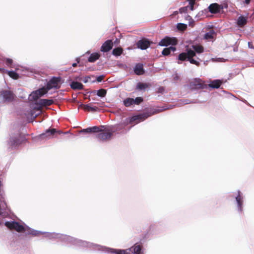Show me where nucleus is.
<instances>
[{"instance_id":"obj_1","label":"nucleus","mask_w":254,"mask_h":254,"mask_svg":"<svg viewBox=\"0 0 254 254\" xmlns=\"http://www.w3.org/2000/svg\"><path fill=\"white\" fill-rule=\"evenodd\" d=\"M63 83L62 81L61 77H53L47 83L45 89L47 91L52 88L59 89L61 88V85Z\"/></svg>"},{"instance_id":"obj_2","label":"nucleus","mask_w":254,"mask_h":254,"mask_svg":"<svg viewBox=\"0 0 254 254\" xmlns=\"http://www.w3.org/2000/svg\"><path fill=\"white\" fill-rule=\"evenodd\" d=\"M15 95L10 90H2L0 92V98L1 102H12L15 98Z\"/></svg>"},{"instance_id":"obj_3","label":"nucleus","mask_w":254,"mask_h":254,"mask_svg":"<svg viewBox=\"0 0 254 254\" xmlns=\"http://www.w3.org/2000/svg\"><path fill=\"white\" fill-rule=\"evenodd\" d=\"M5 226L10 230H14L19 233L24 232L25 231L23 226L15 221H7L5 222Z\"/></svg>"},{"instance_id":"obj_4","label":"nucleus","mask_w":254,"mask_h":254,"mask_svg":"<svg viewBox=\"0 0 254 254\" xmlns=\"http://www.w3.org/2000/svg\"><path fill=\"white\" fill-rule=\"evenodd\" d=\"M178 43V40L177 38L166 36L159 42V45L166 47L171 45L174 47V46L177 45Z\"/></svg>"},{"instance_id":"obj_5","label":"nucleus","mask_w":254,"mask_h":254,"mask_svg":"<svg viewBox=\"0 0 254 254\" xmlns=\"http://www.w3.org/2000/svg\"><path fill=\"white\" fill-rule=\"evenodd\" d=\"M98 133L96 137L100 140L106 141L111 138L113 131L109 129L103 130L102 129V131Z\"/></svg>"},{"instance_id":"obj_6","label":"nucleus","mask_w":254,"mask_h":254,"mask_svg":"<svg viewBox=\"0 0 254 254\" xmlns=\"http://www.w3.org/2000/svg\"><path fill=\"white\" fill-rule=\"evenodd\" d=\"M195 56V53L193 50L189 49L187 53L183 52L180 54L178 56V60L181 61H185L187 60L189 61V58H193Z\"/></svg>"},{"instance_id":"obj_7","label":"nucleus","mask_w":254,"mask_h":254,"mask_svg":"<svg viewBox=\"0 0 254 254\" xmlns=\"http://www.w3.org/2000/svg\"><path fill=\"white\" fill-rule=\"evenodd\" d=\"M47 93V90L45 89L44 87L41 88L36 91L32 92L30 97L31 100L34 101L37 100L39 98L44 95Z\"/></svg>"},{"instance_id":"obj_8","label":"nucleus","mask_w":254,"mask_h":254,"mask_svg":"<svg viewBox=\"0 0 254 254\" xmlns=\"http://www.w3.org/2000/svg\"><path fill=\"white\" fill-rule=\"evenodd\" d=\"M151 43H152V42L147 39L143 38L139 40L137 42L136 45L138 48H140L141 50H145L150 46Z\"/></svg>"},{"instance_id":"obj_9","label":"nucleus","mask_w":254,"mask_h":254,"mask_svg":"<svg viewBox=\"0 0 254 254\" xmlns=\"http://www.w3.org/2000/svg\"><path fill=\"white\" fill-rule=\"evenodd\" d=\"M205 86V84L200 79H195L190 83V86L192 89H203L204 88Z\"/></svg>"},{"instance_id":"obj_10","label":"nucleus","mask_w":254,"mask_h":254,"mask_svg":"<svg viewBox=\"0 0 254 254\" xmlns=\"http://www.w3.org/2000/svg\"><path fill=\"white\" fill-rule=\"evenodd\" d=\"M113 46V43L111 40L106 41L102 45L100 50L103 52H108L110 51Z\"/></svg>"},{"instance_id":"obj_11","label":"nucleus","mask_w":254,"mask_h":254,"mask_svg":"<svg viewBox=\"0 0 254 254\" xmlns=\"http://www.w3.org/2000/svg\"><path fill=\"white\" fill-rule=\"evenodd\" d=\"M104 127V126H101V127L97 126H94L92 127H89L87 128L82 129L81 132L86 133H97L102 131V128Z\"/></svg>"},{"instance_id":"obj_12","label":"nucleus","mask_w":254,"mask_h":254,"mask_svg":"<svg viewBox=\"0 0 254 254\" xmlns=\"http://www.w3.org/2000/svg\"><path fill=\"white\" fill-rule=\"evenodd\" d=\"M57 132L55 128L48 129L46 130L45 133L40 134V137L42 139H48Z\"/></svg>"},{"instance_id":"obj_13","label":"nucleus","mask_w":254,"mask_h":254,"mask_svg":"<svg viewBox=\"0 0 254 254\" xmlns=\"http://www.w3.org/2000/svg\"><path fill=\"white\" fill-rule=\"evenodd\" d=\"M142 246L141 245L135 244L133 246L129 249L133 254H143L142 251Z\"/></svg>"},{"instance_id":"obj_14","label":"nucleus","mask_w":254,"mask_h":254,"mask_svg":"<svg viewBox=\"0 0 254 254\" xmlns=\"http://www.w3.org/2000/svg\"><path fill=\"white\" fill-rule=\"evenodd\" d=\"M22 143L21 137L19 134L17 136L12 137L10 139L9 143L11 146H16Z\"/></svg>"},{"instance_id":"obj_15","label":"nucleus","mask_w":254,"mask_h":254,"mask_svg":"<svg viewBox=\"0 0 254 254\" xmlns=\"http://www.w3.org/2000/svg\"><path fill=\"white\" fill-rule=\"evenodd\" d=\"M216 36V33L213 29H211L209 32L206 33L204 35V39L210 41H213Z\"/></svg>"},{"instance_id":"obj_16","label":"nucleus","mask_w":254,"mask_h":254,"mask_svg":"<svg viewBox=\"0 0 254 254\" xmlns=\"http://www.w3.org/2000/svg\"><path fill=\"white\" fill-rule=\"evenodd\" d=\"M53 103L54 101L52 99H41L38 101L37 104L41 107H46L50 106Z\"/></svg>"},{"instance_id":"obj_17","label":"nucleus","mask_w":254,"mask_h":254,"mask_svg":"<svg viewBox=\"0 0 254 254\" xmlns=\"http://www.w3.org/2000/svg\"><path fill=\"white\" fill-rule=\"evenodd\" d=\"M220 5L217 3H212L208 7L209 11L211 13H217L220 12Z\"/></svg>"},{"instance_id":"obj_18","label":"nucleus","mask_w":254,"mask_h":254,"mask_svg":"<svg viewBox=\"0 0 254 254\" xmlns=\"http://www.w3.org/2000/svg\"><path fill=\"white\" fill-rule=\"evenodd\" d=\"M134 73L138 75H142L144 73L145 71L143 69V64H137L134 68Z\"/></svg>"},{"instance_id":"obj_19","label":"nucleus","mask_w":254,"mask_h":254,"mask_svg":"<svg viewBox=\"0 0 254 254\" xmlns=\"http://www.w3.org/2000/svg\"><path fill=\"white\" fill-rule=\"evenodd\" d=\"M83 107L84 110L88 112H95L99 110V108L97 106H91V103L87 105H83Z\"/></svg>"},{"instance_id":"obj_20","label":"nucleus","mask_w":254,"mask_h":254,"mask_svg":"<svg viewBox=\"0 0 254 254\" xmlns=\"http://www.w3.org/2000/svg\"><path fill=\"white\" fill-rule=\"evenodd\" d=\"M176 51V48L174 46H170L169 48H164L162 51V54L163 56H166L169 55L171 52H175Z\"/></svg>"},{"instance_id":"obj_21","label":"nucleus","mask_w":254,"mask_h":254,"mask_svg":"<svg viewBox=\"0 0 254 254\" xmlns=\"http://www.w3.org/2000/svg\"><path fill=\"white\" fill-rule=\"evenodd\" d=\"M71 88L73 90H81L83 88V84L77 81H73L70 84Z\"/></svg>"},{"instance_id":"obj_22","label":"nucleus","mask_w":254,"mask_h":254,"mask_svg":"<svg viewBox=\"0 0 254 254\" xmlns=\"http://www.w3.org/2000/svg\"><path fill=\"white\" fill-rule=\"evenodd\" d=\"M100 57V55L97 53H94L90 55L88 59V61L90 63H94Z\"/></svg>"},{"instance_id":"obj_23","label":"nucleus","mask_w":254,"mask_h":254,"mask_svg":"<svg viewBox=\"0 0 254 254\" xmlns=\"http://www.w3.org/2000/svg\"><path fill=\"white\" fill-rule=\"evenodd\" d=\"M236 201L238 203V206L240 211L242 210V205H243V197L240 195V192L238 191V195L236 197Z\"/></svg>"},{"instance_id":"obj_24","label":"nucleus","mask_w":254,"mask_h":254,"mask_svg":"<svg viewBox=\"0 0 254 254\" xmlns=\"http://www.w3.org/2000/svg\"><path fill=\"white\" fill-rule=\"evenodd\" d=\"M247 19L243 16L239 17L237 20V24L240 27H243L247 24Z\"/></svg>"},{"instance_id":"obj_25","label":"nucleus","mask_w":254,"mask_h":254,"mask_svg":"<svg viewBox=\"0 0 254 254\" xmlns=\"http://www.w3.org/2000/svg\"><path fill=\"white\" fill-rule=\"evenodd\" d=\"M192 49H193V51L195 52V53H197L198 54L202 53L204 52V48L201 45H192Z\"/></svg>"},{"instance_id":"obj_26","label":"nucleus","mask_w":254,"mask_h":254,"mask_svg":"<svg viewBox=\"0 0 254 254\" xmlns=\"http://www.w3.org/2000/svg\"><path fill=\"white\" fill-rule=\"evenodd\" d=\"M150 86L149 83L138 82L136 85V89L139 90H144Z\"/></svg>"},{"instance_id":"obj_27","label":"nucleus","mask_w":254,"mask_h":254,"mask_svg":"<svg viewBox=\"0 0 254 254\" xmlns=\"http://www.w3.org/2000/svg\"><path fill=\"white\" fill-rule=\"evenodd\" d=\"M222 84V82L219 80H214L211 82V83L209 85V87L213 88H218L221 84Z\"/></svg>"},{"instance_id":"obj_28","label":"nucleus","mask_w":254,"mask_h":254,"mask_svg":"<svg viewBox=\"0 0 254 254\" xmlns=\"http://www.w3.org/2000/svg\"><path fill=\"white\" fill-rule=\"evenodd\" d=\"M123 52V49L121 47H117L115 48L113 51L112 54L115 56H120Z\"/></svg>"},{"instance_id":"obj_29","label":"nucleus","mask_w":254,"mask_h":254,"mask_svg":"<svg viewBox=\"0 0 254 254\" xmlns=\"http://www.w3.org/2000/svg\"><path fill=\"white\" fill-rule=\"evenodd\" d=\"M133 99L131 98H127L124 100V104L127 107H128L133 104Z\"/></svg>"},{"instance_id":"obj_30","label":"nucleus","mask_w":254,"mask_h":254,"mask_svg":"<svg viewBox=\"0 0 254 254\" xmlns=\"http://www.w3.org/2000/svg\"><path fill=\"white\" fill-rule=\"evenodd\" d=\"M7 74L13 79H17L19 78V76L16 72L14 71H7Z\"/></svg>"},{"instance_id":"obj_31","label":"nucleus","mask_w":254,"mask_h":254,"mask_svg":"<svg viewBox=\"0 0 254 254\" xmlns=\"http://www.w3.org/2000/svg\"><path fill=\"white\" fill-rule=\"evenodd\" d=\"M4 63L6 65L10 68H14L13 60L11 59L6 58L4 60Z\"/></svg>"},{"instance_id":"obj_32","label":"nucleus","mask_w":254,"mask_h":254,"mask_svg":"<svg viewBox=\"0 0 254 254\" xmlns=\"http://www.w3.org/2000/svg\"><path fill=\"white\" fill-rule=\"evenodd\" d=\"M107 94L106 90L104 89H100L98 90L97 92V95L101 97H104L106 96Z\"/></svg>"},{"instance_id":"obj_33","label":"nucleus","mask_w":254,"mask_h":254,"mask_svg":"<svg viewBox=\"0 0 254 254\" xmlns=\"http://www.w3.org/2000/svg\"><path fill=\"white\" fill-rule=\"evenodd\" d=\"M178 30L180 31H184L187 28V25L184 23H178L177 26Z\"/></svg>"},{"instance_id":"obj_34","label":"nucleus","mask_w":254,"mask_h":254,"mask_svg":"<svg viewBox=\"0 0 254 254\" xmlns=\"http://www.w3.org/2000/svg\"><path fill=\"white\" fill-rule=\"evenodd\" d=\"M141 118L140 115L134 116L129 119V123L131 124L133 122Z\"/></svg>"},{"instance_id":"obj_35","label":"nucleus","mask_w":254,"mask_h":254,"mask_svg":"<svg viewBox=\"0 0 254 254\" xmlns=\"http://www.w3.org/2000/svg\"><path fill=\"white\" fill-rule=\"evenodd\" d=\"M133 104L139 105L143 101V98L140 97H138L135 99H133Z\"/></svg>"},{"instance_id":"obj_36","label":"nucleus","mask_w":254,"mask_h":254,"mask_svg":"<svg viewBox=\"0 0 254 254\" xmlns=\"http://www.w3.org/2000/svg\"><path fill=\"white\" fill-rule=\"evenodd\" d=\"M189 61L190 62V64H195L197 66H199L200 65V63L194 59H193L192 58H189Z\"/></svg>"},{"instance_id":"obj_37","label":"nucleus","mask_w":254,"mask_h":254,"mask_svg":"<svg viewBox=\"0 0 254 254\" xmlns=\"http://www.w3.org/2000/svg\"><path fill=\"white\" fill-rule=\"evenodd\" d=\"M188 6H185L180 8L179 11L181 13H186L188 11Z\"/></svg>"},{"instance_id":"obj_38","label":"nucleus","mask_w":254,"mask_h":254,"mask_svg":"<svg viewBox=\"0 0 254 254\" xmlns=\"http://www.w3.org/2000/svg\"><path fill=\"white\" fill-rule=\"evenodd\" d=\"M104 77H105V76H104V75H100V76H98V77H97L96 80H97V81L98 82H101V81L103 80V79H104Z\"/></svg>"},{"instance_id":"obj_39","label":"nucleus","mask_w":254,"mask_h":254,"mask_svg":"<svg viewBox=\"0 0 254 254\" xmlns=\"http://www.w3.org/2000/svg\"><path fill=\"white\" fill-rule=\"evenodd\" d=\"M164 88L163 87H160L158 89V92L163 93L164 91Z\"/></svg>"},{"instance_id":"obj_40","label":"nucleus","mask_w":254,"mask_h":254,"mask_svg":"<svg viewBox=\"0 0 254 254\" xmlns=\"http://www.w3.org/2000/svg\"><path fill=\"white\" fill-rule=\"evenodd\" d=\"M189 4L190 5H194V4H195V0H193L192 1H189Z\"/></svg>"},{"instance_id":"obj_41","label":"nucleus","mask_w":254,"mask_h":254,"mask_svg":"<svg viewBox=\"0 0 254 254\" xmlns=\"http://www.w3.org/2000/svg\"><path fill=\"white\" fill-rule=\"evenodd\" d=\"M190 8L191 10H193L194 9V5H190Z\"/></svg>"},{"instance_id":"obj_42","label":"nucleus","mask_w":254,"mask_h":254,"mask_svg":"<svg viewBox=\"0 0 254 254\" xmlns=\"http://www.w3.org/2000/svg\"><path fill=\"white\" fill-rule=\"evenodd\" d=\"M251 0H245V2L246 4H248L250 3Z\"/></svg>"},{"instance_id":"obj_43","label":"nucleus","mask_w":254,"mask_h":254,"mask_svg":"<svg viewBox=\"0 0 254 254\" xmlns=\"http://www.w3.org/2000/svg\"><path fill=\"white\" fill-rule=\"evenodd\" d=\"M72 65L73 67H76L77 66V63H73L72 64Z\"/></svg>"},{"instance_id":"obj_44","label":"nucleus","mask_w":254,"mask_h":254,"mask_svg":"<svg viewBox=\"0 0 254 254\" xmlns=\"http://www.w3.org/2000/svg\"><path fill=\"white\" fill-rule=\"evenodd\" d=\"M4 70V68H0V72H2Z\"/></svg>"},{"instance_id":"obj_45","label":"nucleus","mask_w":254,"mask_h":254,"mask_svg":"<svg viewBox=\"0 0 254 254\" xmlns=\"http://www.w3.org/2000/svg\"><path fill=\"white\" fill-rule=\"evenodd\" d=\"M32 235H37V233L36 232H33L32 233Z\"/></svg>"},{"instance_id":"obj_46","label":"nucleus","mask_w":254,"mask_h":254,"mask_svg":"<svg viewBox=\"0 0 254 254\" xmlns=\"http://www.w3.org/2000/svg\"><path fill=\"white\" fill-rule=\"evenodd\" d=\"M76 61H77V63H79V60L78 59H76Z\"/></svg>"}]
</instances>
